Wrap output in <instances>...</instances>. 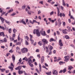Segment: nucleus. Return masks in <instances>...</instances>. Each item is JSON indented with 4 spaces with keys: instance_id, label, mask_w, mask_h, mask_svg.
<instances>
[{
    "instance_id": "obj_55",
    "label": "nucleus",
    "mask_w": 75,
    "mask_h": 75,
    "mask_svg": "<svg viewBox=\"0 0 75 75\" xmlns=\"http://www.w3.org/2000/svg\"><path fill=\"white\" fill-rule=\"evenodd\" d=\"M16 14V13H13V14H11V16H15Z\"/></svg>"
},
{
    "instance_id": "obj_59",
    "label": "nucleus",
    "mask_w": 75,
    "mask_h": 75,
    "mask_svg": "<svg viewBox=\"0 0 75 75\" xmlns=\"http://www.w3.org/2000/svg\"><path fill=\"white\" fill-rule=\"evenodd\" d=\"M47 33H48L49 34L50 33V30L49 29L47 31Z\"/></svg>"
},
{
    "instance_id": "obj_41",
    "label": "nucleus",
    "mask_w": 75,
    "mask_h": 75,
    "mask_svg": "<svg viewBox=\"0 0 75 75\" xmlns=\"http://www.w3.org/2000/svg\"><path fill=\"white\" fill-rule=\"evenodd\" d=\"M59 65H62V64H64V62H62L61 61H60L59 62Z\"/></svg>"
},
{
    "instance_id": "obj_2",
    "label": "nucleus",
    "mask_w": 75,
    "mask_h": 75,
    "mask_svg": "<svg viewBox=\"0 0 75 75\" xmlns=\"http://www.w3.org/2000/svg\"><path fill=\"white\" fill-rule=\"evenodd\" d=\"M33 34H36L37 36L38 37H40V33L39 32V30L38 29H35L33 30Z\"/></svg>"
},
{
    "instance_id": "obj_39",
    "label": "nucleus",
    "mask_w": 75,
    "mask_h": 75,
    "mask_svg": "<svg viewBox=\"0 0 75 75\" xmlns=\"http://www.w3.org/2000/svg\"><path fill=\"white\" fill-rule=\"evenodd\" d=\"M13 11V9H11V10H9V11H8V13H10L12 12Z\"/></svg>"
},
{
    "instance_id": "obj_49",
    "label": "nucleus",
    "mask_w": 75,
    "mask_h": 75,
    "mask_svg": "<svg viewBox=\"0 0 75 75\" xmlns=\"http://www.w3.org/2000/svg\"><path fill=\"white\" fill-rule=\"evenodd\" d=\"M25 7H26L25 5H24L23 6H22V9H23V10H24V9L25 8Z\"/></svg>"
},
{
    "instance_id": "obj_45",
    "label": "nucleus",
    "mask_w": 75,
    "mask_h": 75,
    "mask_svg": "<svg viewBox=\"0 0 75 75\" xmlns=\"http://www.w3.org/2000/svg\"><path fill=\"white\" fill-rule=\"evenodd\" d=\"M25 38H26V39H27V41H28L29 40V38L27 36H26L25 37Z\"/></svg>"
},
{
    "instance_id": "obj_40",
    "label": "nucleus",
    "mask_w": 75,
    "mask_h": 75,
    "mask_svg": "<svg viewBox=\"0 0 75 75\" xmlns=\"http://www.w3.org/2000/svg\"><path fill=\"white\" fill-rule=\"evenodd\" d=\"M8 32H9V33L10 34H11V28L9 29Z\"/></svg>"
},
{
    "instance_id": "obj_47",
    "label": "nucleus",
    "mask_w": 75,
    "mask_h": 75,
    "mask_svg": "<svg viewBox=\"0 0 75 75\" xmlns=\"http://www.w3.org/2000/svg\"><path fill=\"white\" fill-rule=\"evenodd\" d=\"M62 71V72H63V73H65V72H66L67 70H66V69H63Z\"/></svg>"
},
{
    "instance_id": "obj_21",
    "label": "nucleus",
    "mask_w": 75,
    "mask_h": 75,
    "mask_svg": "<svg viewBox=\"0 0 75 75\" xmlns=\"http://www.w3.org/2000/svg\"><path fill=\"white\" fill-rule=\"evenodd\" d=\"M23 61L25 60V61H28V58H27V57H25L24 58H23Z\"/></svg>"
},
{
    "instance_id": "obj_63",
    "label": "nucleus",
    "mask_w": 75,
    "mask_h": 75,
    "mask_svg": "<svg viewBox=\"0 0 75 75\" xmlns=\"http://www.w3.org/2000/svg\"><path fill=\"white\" fill-rule=\"evenodd\" d=\"M11 65L12 67V68H14V65H13V63L11 64Z\"/></svg>"
},
{
    "instance_id": "obj_24",
    "label": "nucleus",
    "mask_w": 75,
    "mask_h": 75,
    "mask_svg": "<svg viewBox=\"0 0 75 75\" xmlns=\"http://www.w3.org/2000/svg\"><path fill=\"white\" fill-rule=\"evenodd\" d=\"M9 39L11 41H14V38H11V36L10 37Z\"/></svg>"
},
{
    "instance_id": "obj_29",
    "label": "nucleus",
    "mask_w": 75,
    "mask_h": 75,
    "mask_svg": "<svg viewBox=\"0 0 75 75\" xmlns=\"http://www.w3.org/2000/svg\"><path fill=\"white\" fill-rule=\"evenodd\" d=\"M65 38H66V39H69V38H70L69 36L67 35H65Z\"/></svg>"
},
{
    "instance_id": "obj_27",
    "label": "nucleus",
    "mask_w": 75,
    "mask_h": 75,
    "mask_svg": "<svg viewBox=\"0 0 75 75\" xmlns=\"http://www.w3.org/2000/svg\"><path fill=\"white\" fill-rule=\"evenodd\" d=\"M13 31L14 34H16V32H17V30L14 28L13 30Z\"/></svg>"
},
{
    "instance_id": "obj_56",
    "label": "nucleus",
    "mask_w": 75,
    "mask_h": 75,
    "mask_svg": "<svg viewBox=\"0 0 75 75\" xmlns=\"http://www.w3.org/2000/svg\"><path fill=\"white\" fill-rule=\"evenodd\" d=\"M62 10H64V7H63L62 6H60Z\"/></svg>"
},
{
    "instance_id": "obj_17",
    "label": "nucleus",
    "mask_w": 75,
    "mask_h": 75,
    "mask_svg": "<svg viewBox=\"0 0 75 75\" xmlns=\"http://www.w3.org/2000/svg\"><path fill=\"white\" fill-rule=\"evenodd\" d=\"M5 23H6V24H8V25H10V24H11V23L9 21L5 20Z\"/></svg>"
},
{
    "instance_id": "obj_36",
    "label": "nucleus",
    "mask_w": 75,
    "mask_h": 75,
    "mask_svg": "<svg viewBox=\"0 0 75 75\" xmlns=\"http://www.w3.org/2000/svg\"><path fill=\"white\" fill-rule=\"evenodd\" d=\"M46 74L47 75H51V72H46Z\"/></svg>"
},
{
    "instance_id": "obj_51",
    "label": "nucleus",
    "mask_w": 75,
    "mask_h": 75,
    "mask_svg": "<svg viewBox=\"0 0 75 75\" xmlns=\"http://www.w3.org/2000/svg\"><path fill=\"white\" fill-rule=\"evenodd\" d=\"M57 21H58V23L61 22V19L59 18L57 19Z\"/></svg>"
},
{
    "instance_id": "obj_50",
    "label": "nucleus",
    "mask_w": 75,
    "mask_h": 75,
    "mask_svg": "<svg viewBox=\"0 0 75 75\" xmlns=\"http://www.w3.org/2000/svg\"><path fill=\"white\" fill-rule=\"evenodd\" d=\"M29 65L31 67H33V64L31 63H29Z\"/></svg>"
},
{
    "instance_id": "obj_58",
    "label": "nucleus",
    "mask_w": 75,
    "mask_h": 75,
    "mask_svg": "<svg viewBox=\"0 0 75 75\" xmlns=\"http://www.w3.org/2000/svg\"><path fill=\"white\" fill-rule=\"evenodd\" d=\"M37 57H38V58H41V56H40V54H39L37 55Z\"/></svg>"
},
{
    "instance_id": "obj_9",
    "label": "nucleus",
    "mask_w": 75,
    "mask_h": 75,
    "mask_svg": "<svg viewBox=\"0 0 75 75\" xmlns=\"http://www.w3.org/2000/svg\"><path fill=\"white\" fill-rule=\"evenodd\" d=\"M53 75H58V71L55 70H54L52 72Z\"/></svg>"
},
{
    "instance_id": "obj_23",
    "label": "nucleus",
    "mask_w": 75,
    "mask_h": 75,
    "mask_svg": "<svg viewBox=\"0 0 75 75\" xmlns=\"http://www.w3.org/2000/svg\"><path fill=\"white\" fill-rule=\"evenodd\" d=\"M50 42H51L52 41H56V40L54 39L53 38H51L50 40Z\"/></svg>"
},
{
    "instance_id": "obj_10",
    "label": "nucleus",
    "mask_w": 75,
    "mask_h": 75,
    "mask_svg": "<svg viewBox=\"0 0 75 75\" xmlns=\"http://www.w3.org/2000/svg\"><path fill=\"white\" fill-rule=\"evenodd\" d=\"M66 31H67V29H65L64 30H62V31L63 34H68V33Z\"/></svg>"
},
{
    "instance_id": "obj_43",
    "label": "nucleus",
    "mask_w": 75,
    "mask_h": 75,
    "mask_svg": "<svg viewBox=\"0 0 75 75\" xmlns=\"http://www.w3.org/2000/svg\"><path fill=\"white\" fill-rule=\"evenodd\" d=\"M30 41L32 42V44H33V43H34V40L32 39H30Z\"/></svg>"
},
{
    "instance_id": "obj_42",
    "label": "nucleus",
    "mask_w": 75,
    "mask_h": 75,
    "mask_svg": "<svg viewBox=\"0 0 75 75\" xmlns=\"http://www.w3.org/2000/svg\"><path fill=\"white\" fill-rule=\"evenodd\" d=\"M28 14H29V15H31V11H28Z\"/></svg>"
},
{
    "instance_id": "obj_19",
    "label": "nucleus",
    "mask_w": 75,
    "mask_h": 75,
    "mask_svg": "<svg viewBox=\"0 0 75 75\" xmlns=\"http://www.w3.org/2000/svg\"><path fill=\"white\" fill-rule=\"evenodd\" d=\"M16 45H21V43L20 42H18L16 43Z\"/></svg>"
},
{
    "instance_id": "obj_16",
    "label": "nucleus",
    "mask_w": 75,
    "mask_h": 75,
    "mask_svg": "<svg viewBox=\"0 0 75 75\" xmlns=\"http://www.w3.org/2000/svg\"><path fill=\"white\" fill-rule=\"evenodd\" d=\"M0 36H3V37H5V35L4 33V32H0Z\"/></svg>"
},
{
    "instance_id": "obj_52",
    "label": "nucleus",
    "mask_w": 75,
    "mask_h": 75,
    "mask_svg": "<svg viewBox=\"0 0 75 75\" xmlns=\"http://www.w3.org/2000/svg\"><path fill=\"white\" fill-rule=\"evenodd\" d=\"M57 33L58 35H60V32L59 31H57Z\"/></svg>"
},
{
    "instance_id": "obj_54",
    "label": "nucleus",
    "mask_w": 75,
    "mask_h": 75,
    "mask_svg": "<svg viewBox=\"0 0 75 75\" xmlns=\"http://www.w3.org/2000/svg\"><path fill=\"white\" fill-rule=\"evenodd\" d=\"M54 14V12L53 11H52L51 12V13H50V14L51 16H52V15H53Z\"/></svg>"
},
{
    "instance_id": "obj_48",
    "label": "nucleus",
    "mask_w": 75,
    "mask_h": 75,
    "mask_svg": "<svg viewBox=\"0 0 75 75\" xmlns=\"http://www.w3.org/2000/svg\"><path fill=\"white\" fill-rule=\"evenodd\" d=\"M29 36L30 37V40L33 38V36L31 35H30Z\"/></svg>"
},
{
    "instance_id": "obj_28",
    "label": "nucleus",
    "mask_w": 75,
    "mask_h": 75,
    "mask_svg": "<svg viewBox=\"0 0 75 75\" xmlns=\"http://www.w3.org/2000/svg\"><path fill=\"white\" fill-rule=\"evenodd\" d=\"M39 71L40 72H41V64H39Z\"/></svg>"
},
{
    "instance_id": "obj_14",
    "label": "nucleus",
    "mask_w": 75,
    "mask_h": 75,
    "mask_svg": "<svg viewBox=\"0 0 75 75\" xmlns=\"http://www.w3.org/2000/svg\"><path fill=\"white\" fill-rule=\"evenodd\" d=\"M0 19L1 20V22L2 23H4V19L1 16H0Z\"/></svg>"
},
{
    "instance_id": "obj_3",
    "label": "nucleus",
    "mask_w": 75,
    "mask_h": 75,
    "mask_svg": "<svg viewBox=\"0 0 75 75\" xmlns=\"http://www.w3.org/2000/svg\"><path fill=\"white\" fill-rule=\"evenodd\" d=\"M43 30H44V29L42 28L40 31V33L43 36H45V35H47V34H46L45 31H44Z\"/></svg>"
},
{
    "instance_id": "obj_25",
    "label": "nucleus",
    "mask_w": 75,
    "mask_h": 75,
    "mask_svg": "<svg viewBox=\"0 0 75 75\" xmlns=\"http://www.w3.org/2000/svg\"><path fill=\"white\" fill-rule=\"evenodd\" d=\"M45 48L46 49V52H49V50H48V47L47 46H46Z\"/></svg>"
},
{
    "instance_id": "obj_22",
    "label": "nucleus",
    "mask_w": 75,
    "mask_h": 75,
    "mask_svg": "<svg viewBox=\"0 0 75 75\" xmlns=\"http://www.w3.org/2000/svg\"><path fill=\"white\" fill-rule=\"evenodd\" d=\"M16 52H19L20 51V48L17 47L16 48Z\"/></svg>"
},
{
    "instance_id": "obj_37",
    "label": "nucleus",
    "mask_w": 75,
    "mask_h": 75,
    "mask_svg": "<svg viewBox=\"0 0 75 75\" xmlns=\"http://www.w3.org/2000/svg\"><path fill=\"white\" fill-rule=\"evenodd\" d=\"M23 71H18V74H23Z\"/></svg>"
},
{
    "instance_id": "obj_53",
    "label": "nucleus",
    "mask_w": 75,
    "mask_h": 75,
    "mask_svg": "<svg viewBox=\"0 0 75 75\" xmlns=\"http://www.w3.org/2000/svg\"><path fill=\"white\" fill-rule=\"evenodd\" d=\"M33 24H34V23H38L37 21H36L35 20H33Z\"/></svg>"
},
{
    "instance_id": "obj_34",
    "label": "nucleus",
    "mask_w": 75,
    "mask_h": 75,
    "mask_svg": "<svg viewBox=\"0 0 75 75\" xmlns=\"http://www.w3.org/2000/svg\"><path fill=\"white\" fill-rule=\"evenodd\" d=\"M38 44L40 46H41L42 45V43H41V42L39 41L38 42Z\"/></svg>"
},
{
    "instance_id": "obj_61",
    "label": "nucleus",
    "mask_w": 75,
    "mask_h": 75,
    "mask_svg": "<svg viewBox=\"0 0 75 75\" xmlns=\"http://www.w3.org/2000/svg\"><path fill=\"white\" fill-rule=\"evenodd\" d=\"M2 29V30H4V31L6 30V28L3 26Z\"/></svg>"
},
{
    "instance_id": "obj_4",
    "label": "nucleus",
    "mask_w": 75,
    "mask_h": 75,
    "mask_svg": "<svg viewBox=\"0 0 75 75\" xmlns=\"http://www.w3.org/2000/svg\"><path fill=\"white\" fill-rule=\"evenodd\" d=\"M22 50V53H25L26 52H28V49L24 47L23 49H21Z\"/></svg>"
},
{
    "instance_id": "obj_20",
    "label": "nucleus",
    "mask_w": 75,
    "mask_h": 75,
    "mask_svg": "<svg viewBox=\"0 0 75 75\" xmlns=\"http://www.w3.org/2000/svg\"><path fill=\"white\" fill-rule=\"evenodd\" d=\"M21 61H22V59H21V58H20L19 60V62L17 63V64L18 65V64H21Z\"/></svg>"
},
{
    "instance_id": "obj_35",
    "label": "nucleus",
    "mask_w": 75,
    "mask_h": 75,
    "mask_svg": "<svg viewBox=\"0 0 75 75\" xmlns=\"http://www.w3.org/2000/svg\"><path fill=\"white\" fill-rule=\"evenodd\" d=\"M25 41V45H29V43H28V42H27V40H26Z\"/></svg>"
},
{
    "instance_id": "obj_62",
    "label": "nucleus",
    "mask_w": 75,
    "mask_h": 75,
    "mask_svg": "<svg viewBox=\"0 0 75 75\" xmlns=\"http://www.w3.org/2000/svg\"><path fill=\"white\" fill-rule=\"evenodd\" d=\"M45 65L46 67H48V65L46 63H45Z\"/></svg>"
},
{
    "instance_id": "obj_46",
    "label": "nucleus",
    "mask_w": 75,
    "mask_h": 75,
    "mask_svg": "<svg viewBox=\"0 0 75 75\" xmlns=\"http://www.w3.org/2000/svg\"><path fill=\"white\" fill-rule=\"evenodd\" d=\"M15 36H16V34H13V35H12V38H14H14H15Z\"/></svg>"
},
{
    "instance_id": "obj_32",
    "label": "nucleus",
    "mask_w": 75,
    "mask_h": 75,
    "mask_svg": "<svg viewBox=\"0 0 75 75\" xmlns=\"http://www.w3.org/2000/svg\"><path fill=\"white\" fill-rule=\"evenodd\" d=\"M61 22H58V26L59 27L61 26Z\"/></svg>"
},
{
    "instance_id": "obj_64",
    "label": "nucleus",
    "mask_w": 75,
    "mask_h": 75,
    "mask_svg": "<svg viewBox=\"0 0 75 75\" xmlns=\"http://www.w3.org/2000/svg\"><path fill=\"white\" fill-rule=\"evenodd\" d=\"M58 25V23L57 22H56L55 23V26H57Z\"/></svg>"
},
{
    "instance_id": "obj_5",
    "label": "nucleus",
    "mask_w": 75,
    "mask_h": 75,
    "mask_svg": "<svg viewBox=\"0 0 75 75\" xmlns=\"http://www.w3.org/2000/svg\"><path fill=\"white\" fill-rule=\"evenodd\" d=\"M65 59H64V61L65 62H68L69 61V57L68 56H66L64 57Z\"/></svg>"
},
{
    "instance_id": "obj_60",
    "label": "nucleus",
    "mask_w": 75,
    "mask_h": 75,
    "mask_svg": "<svg viewBox=\"0 0 75 75\" xmlns=\"http://www.w3.org/2000/svg\"><path fill=\"white\" fill-rule=\"evenodd\" d=\"M23 72L24 74V75H27V74L25 73V71H24Z\"/></svg>"
},
{
    "instance_id": "obj_57",
    "label": "nucleus",
    "mask_w": 75,
    "mask_h": 75,
    "mask_svg": "<svg viewBox=\"0 0 75 75\" xmlns=\"http://www.w3.org/2000/svg\"><path fill=\"white\" fill-rule=\"evenodd\" d=\"M10 54V53H8L7 54H6V55L7 56V57H8V55H9Z\"/></svg>"
},
{
    "instance_id": "obj_8",
    "label": "nucleus",
    "mask_w": 75,
    "mask_h": 75,
    "mask_svg": "<svg viewBox=\"0 0 75 75\" xmlns=\"http://www.w3.org/2000/svg\"><path fill=\"white\" fill-rule=\"evenodd\" d=\"M21 67H22V66H19L18 67L15 68V69L16 70H18L19 71H20V70H21Z\"/></svg>"
},
{
    "instance_id": "obj_18",
    "label": "nucleus",
    "mask_w": 75,
    "mask_h": 75,
    "mask_svg": "<svg viewBox=\"0 0 75 75\" xmlns=\"http://www.w3.org/2000/svg\"><path fill=\"white\" fill-rule=\"evenodd\" d=\"M28 60H29L28 61V63H30V62L31 63H33V61H32V60H31V59H30V58H28Z\"/></svg>"
},
{
    "instance_id": "obj_6",
    "label": "nucleus",
    "mask_w": 75,
    "mask_h": 75,
    "mask_svg": "<svg viewBox=\"0 0 75 75\" xmlns=\"http://www.w3.org/2000/svg\"><path fill=\"white\" fill-rule=\"evenodd\" d=\"M59 45H60L61 47H62L64 45L63 43L62 42V40H60L59 41Z\"/></svg>"
},
{
    "instance_id": "obj_11",
    "label": "nucleus",
    "mask_w": 75,
    "mask_h": 75,
    "mask_svg": "<svg viewBox=\"0 0 75 75\" xmlns=\"http://www.w3.org/2000/svg\"><path fill=\"white\" fill-rule=\"evenodd\" d=\"M57 16H60V14H59V13H60V11H59V9L58 7H57Z\"/></svg>"
},
{
    "instance_id": "obj_7",
    "label": "nucleus",
    "mask_w": 75,
    "mask_h": 75,
    "mask_svg": "<svg viewBox=\"0 0 75 75\" xmlns=\"http://www.w3.org/2000/svg\"><path fill=\"white\" fill-rule=\"evenodd\" d=\"M0 41L1 42H6L7 40L6 38H5L3 40H0Z\"/></svg>"
},
{
    "instance_id": "obj_13",
    "label": "nucleus",
    "mask_w": 75,
    "mask_h": 75,
    "mask_svg": "<svg viewBox=\"0 0 75 75\" xmlns=\"http://www.w3.org/2000/svg\"><path fill=\"white\" fill-rule=\"evenodd\" d=\"M44 61V57L42 56L41 59V64H42Z\"/></svg>"
},
{
    "instance_id": "obj_15",
    "label": "nucleus",
    "mask_w": 75,
    "mask_h": 75,
    "mask_svg": "<svg viewBox=\"0 0 75 75\" xmlns=\"http://www.w3.org/2000/svg\"><path fill=\"white\" fill-rule=\"evenodd\" d=\"M12 57L13 62H14V61H15V59H16V57H15V56L14 55V54H13L12 55Z\"/></svg>"
},
{
    "instance_id": "obj_12",
    "label": "nucleus",
    "mask_w": 75,
    "mask_h": 75,
    "mask_svg": "<svg viewBox=\"0 0 75 75\" xmlns=\"http://www.w3.org/2000/svg\"><path fill=\"white\" fill-rule=\"evenodd\" d=\"M68 69L69 71H71V69H73L74 68V67L72 66H69L68 67Z\"/></svg>"
},
{
    "instance_id": "obj_1",
    "label": "nucleus",
    "mask_w": 75,
    "mask_h": 75,
    "mask_svg": "<svg viewBox=\"0 0 75 75\" xmlns=\"http://www.w3.org/2000/svg\"><path fill=\"white\" fill-rule=\"evenodd\" d=\"M42 42L43 43V48H45V45L46 44H48V41L47 40L45 39H43L42 40Z\"/></svg>"
},
{
    "instance_id": "obj_33",
    "label": "nucleus",
    "mask_w": 75,
    "mask_h": 75,
    "mask_svg": "<svg viewBox=\"0 0 75 75\" xmlns=\"http://www.w3.org/2000/svg\"><path fill=\"white\" fill-rule=\"evenodd\" d=\"M13 67H8V68L9 69H11V71H13Z\"/></svg>"
},
{
    "instance_id": "obj_26",
    "label": "nucleus",
    "mask_w": 75,
    "mask_h": 75,
    "mask_svg": "<svg viewBox=\"0 0 75 75\" xmlns=\"http://www.w3.org/2000/svg\"><path fill=\"white\" fill-rule=\"evenodd\" d=\"M0 70L1 71V72H4V71H6V69H1V68H0Z\"/></svg>"
},
{
    "instance_id": "obj_30",
    "label": "nucleus",
    "mask_w": 75,
    "mask_h": 75,
    "mask_svg": "<svg viewBox=\"0 0 75 75\" xmlns=\"http://www.w3.org/2000/svg\"><path fill=\"white\" fill-rule=\"evenodd\" d=\"M49 47H50V51H51L53 49V47H52L50 45H49Z\"/></svg>"
},
{
    "instance_id": "obj_44",
    "label": "nucleus",
    "mask_w": 75,
    "mask_h": 75,
    "mask_svg": "<svg viewBox=\"0 0 75 75\" xmlns=\"http://www.w3.org/2000/svg\"><path fill=\"white\" fill-rule=\"evenodd\" d=\"M70 18L71 19H73V20H75V18L74 17L72 16H71L70 17Z\"/></svg>"
},
{
    "instance_id": "obj_31",
    "label": "nucleus",
    "mask_w": 75,
    "mask_h": 75,
    "mask_svg": "<svg viewBox=\"0 0 75 75\" xmlns=\"http://www.w3.org/2000/svg\"><path fill=\"white\" fill-rule=\"evenodd\" d=\"M21 22L22 23H23V24H25V25H26V23H25V22L24 21L23 19L22 20Z\"/></svg>"
},
{
    "instance_id": "obj_38",
    "label": "nucleus",
    "mask_w": 75,
    "mask_h": 75,
    "mask_svg": "<svg viewBox=\"0 0 75 75\" xmlns=\"http://www.w3.org/2000/svg\"><path fill=\"white\" fill-rule=\"evenodd\" d=\"M62 3H63V6H65V3L64 0H62Z\"/></svg>"
}]
</instances>
